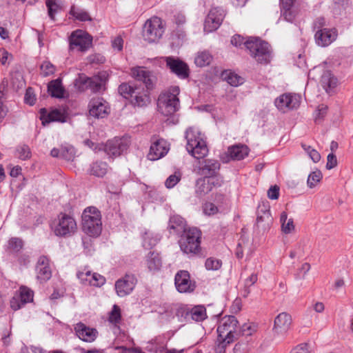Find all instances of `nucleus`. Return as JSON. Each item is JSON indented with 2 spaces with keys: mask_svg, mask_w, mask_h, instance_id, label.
Masks as SVG:
<instances>
[{
  "mask_svg": "<svg viewBox=\"0 0 353 353\" xmlns=\"http://www.w3.org/2000/svg\"><path fill=\"white\" fill-rule=\"evenodd\" d=\"M90 115L95 118H103L108 114V103L101 97L91 99L88 105Z\"/></svg>",
  "mask_w": 353,
  "mask_h": 353,
  "instance_id": "nucleus-21",
  "label": "nucleus"
},
{
  "mask_svg": "<svg viewBox=\"0 0 353 353\" xmlns=\"http://www.w3.org/2000/svg\"><path fill=\"white\" fill-rule=\"evenodd\" d=\"M291 323V316L286 312H281L274 319L273 331L277 335H283L290 329Z\"/></svg>",
  "mask_w": 353,
  "mask_h": 353,
  "instance_id": "nucleus-22",
  "label": "nucleus"
},
{
  "mask_svg": "<svg viewBox=\"0 0 353 353\" xmlns=\"http://www.w3.org/2000/svg\"><path fill=\"white\" fill-rule=\"evenodd\" d=\"M37 278L41 282L46 281L51 278L52 272L49 265V259L46 256H41L36 266Z\"/></svg>",
  "mask_w": 353,
  "mask_h": 353,
  "instance_id": "nucleus-24",
  "label": "nucleus"
},
{
  "mask_svg": "<svg viewBox=\"0 0 353 353\" xmlns=\"http://www.w3.org/2000/svg\"><path fill=\"white\" fill-rule=\"evenodd\" d=\"M139 86V85L137 83L131 85L130 83H123L119 85L118 91L124 98L128 99L130 97H133L134 92H138L137 88Z\"/></svg>",
  "mask_w": 353,
  "mask_h": 353,
  "instance_id": "nucleus-37",
  "label": "nucleus"
},
{
  "mask_svg": "<svg viewBox=\"0 0 353 353\" xmlns=\"http://www.w3.org/2000/svg\"><path fill=\"white\" fill-rule=\"evenodd\" d=\"M212 60V56L208 51H202L198 52L195 59L194 63L197 66L204 67L208 65Z\"/></svg>",
  "mask_w": 353,
  "mask_h": 353,
  "instance_id": "nucleus-39",
  "label": "nucleus"
},
{
  "mask_svg": "<svg viewBox=\"0 0 353 353\" xmlns=\"http://www.w3.org/2000/svg\"><path fill=\"white\" fill-rule=\"evenodd\" d=\"M201 231L192 228L185 230L179 240V245L181 251L187 254H196L201 250Z\"/></svg>",
  "mask_w": 353,
  "mask_h": 353,
  "instance_id": "nucleus-7",
  "label": "nucleus"
},
{
  "mask_svg": "<svg viewBox=\"0 0 353 353\" xmlns=\"http://www.w3.org/2000/svg\"><path fill=\"white\" fill-rule=\"evenodd\" d=\"M137 279L132 274H126L124 277L119 279L115 283V290L118 296L123 297L132 292L135 285Z\"/></svg>",
  "mask_w": 353,
  "mask_h": 353,
  "instance_id": "nucleus-18",
  "label": "nucleus"
},
{
  "mask_svg": "<svg viewBox=\"0 0 353 353\" xmlns=\"http://www.w3.org/2000/svg\"><path fill=\"white\" fill-rule=\"evenodd\" d=\"M208 179L209 180L210 186H211V191H212L214 188L221 187L223 183V177L220 174L208 177Z\"/></svg>",
  "mask_w": 353,
  "mask_h": 353,
  "instance_id": "nucleus-54",
  "label": "nucleus"
},
{
  "mask_svg": "<svg viewBox=\"0 0 353 353\" xmlns=\"http://www.w3.org/2000/svg\"><path fill=\"white\" fill-rule=\"evenodd\" d=\"M300 99L299 95L285 93L277 97L274 104L280 111L285 112L288 110L297 108L300 105Z\"/></svg>",
  "mask_w": 353,
  "mask_h": 353,
  "instance_id": "nucleus-13",
  "label": "nucleus"
},
{
  "mask_svg": "<svg viewBox=\"0 0 353 353\" xmlns=\"http://www.w3.org/2000/svg\"><path fill=\"white\" fill-rule=\"evenodd\" d=\"M90 278V285L100 287L103 285L105 282V279L97 273H92V277Z\"/></svg>",
  "mask_w": 353,
  "mask_h": 353,
  "instance_id": "nucleus-56",
  "label": "nucleus"
},
{
  "mask_svg": "<svg viewBox=\"0 0 353 353\" xmlns=\"http://www.w3.org/2000/svg\"><path fill=\"white\" fill-rule=\"evenodd\" d=\"M290 353H311L309 345L306 343L301 344L292 350Z\"/></svg>",
  "mask_w": 353,
  "mask_h": 353,
  "instance_id": "nucleus-64",
  "label": "nucleus"
},
{
  "mask_svg": "<svg viewBox=\"0 0 353 353\" xmlns=\"http://www.w3.org/2000/svg\"><path fill=\"white\" fill-rule=\"evenodd\" d=\"M54 71V66L48 61H44L41 65V74L43 77L51 75Z\"/></svg>",
  "mask_w": 353,
  "mask_h": 353,
  "instance_id": "nucleus-53",
  "label": "nucleus"
},
{
  "mask_svg": "<svg viewBox=\"0 0 353 353\" xmlns=\"http://www.w3.org/2000/svg\"><path fill=\"white\" fill-rule=\"evenodd\" d=\"M77 276L82 284L90 285V280L92 277V272L90 270L79 271Z\"/></svg>",
  "mask_w": 353,
  "mask_h": 353,
  "instance_id": "nucleus-55",
  "label": "nucleus"
},
{
  "mask_svg": "<svg viewBox=\"0 0 353 353\" xmlns=\"http://www.w3.org/2000/svg\"><path fill=\"white\" fill-rule=\"evenodd\" d=\"M131 76L139 82H142L146 89L141 88L139 85L137 88L138 92L134 93V99L132 100V103L134 106L144 107L150 103V99L148 94V90H151L154 88L156 77L153 74L146 70L143 67H135L131 69Z\"/></svg>",
  "mask_w": 353,
  "mask_h": 353,
  "instance_id": "nucleus-1",
  "label": "nucleus"
},
{
  "mask_svg": "<svg viewBox=\"0 0 353 353\" xmlns=\"http://www.w3.org/2000/svg\"><path fill=\"white\" fill-rule=\"evenodd\" d=\"M12 59V54L9 53L6 50L2 48L0 49V63L6 65L9 64Z\"/></svg>",
  "mask_w": 353,
  "mask_h": 353,
  "instance_id": "nucleus-59",
  "label": "nucleus"
},
{
  "mask_svg": "<svg viewBox=\"0 0 353 353\" xmlns=\"http://www.w3.org/2000/svg\"><path fill=\"white\" fill-rule=\"evenodd\" d=\"M74 330L79 339L88 343L93 342L98 335L95 328L88 327L83 323L76 324Z\"/></svg>",
  "mask_w": 353,
  "mask_h": 353,
  "instance_id": "nucleus-23",
  "label": "nucleus"
},
{
  "mask_svg": "<svg viewBox=\"0 0 353 353\" xmlns=\"http://www.w3.org/2000/svg\"><path fill=\"white\" fill-rule=\"evenodd\" d=\"M92 44V38L82 30H76L70 37V50L85 52Z\"/></svg>",
  "mask_w": 353,
  "mask_h": 353,
  "instance_id": "nucleus-10",
  "label": "nucleus"
},
{
  "mask_svg": "<svg viewBox=\"0 0 353 353\" xmlns=\"http://www.w3.org/2000/svg\"><path fill=\"white\" fill-rule=\"evenodd\" d=\"M50 154L53 157H61L70 160L73 157V148H71L61 150L53 148L50 152Z\"/></svg>",
  "mask_w": 353,
  "mask_h": 353,
  "instance_id": "nucleus-44",
  "label": "nucleus"
},
{
  "mask_svg": "<svg viewBox=\"0 0 353 353\" xmlns=\"http://www.w3.org/2000/svg\"><path fill=\"white\" fill-rule=\"evenodd\" d=\"M165 30L163 23H144L143 37L149 43L158 41Z\"/></svg>",
  "mask_w": 353,
  "mask_h": 353,
  "instance_id": "nucleus-17",
  "label": "nucleus"
},
{
  "mask_svg": "<svg viewBox=\"0 0 353 353\" xmlns=\"http://www.w3.org/2000/svg\"><path fill=\"white\" fill-rule=\"evenodd\" d=\"M225 17V11L219 7L212 8L205 22H223Z\"/></svg>",
  "mask_w": 353,
  "mask_h": 353,
  "instance_id": "nucleus-34",
  "label": "nucleus"
},
{
  "mask_svg": "<svg viewBox=\"0 0 353 353\" xmlns=\"http://www.w3.org/2000/svg\"><path fill=\"white\" fill-rule=\"evenodd\" d=\"M123 46V40L121 36H117L112 40V47L114 50L121 51Z\"/></svg>",
  "mask_w": 353,
  "mask_h": 353,
  "instance_id": "nucleus-62",
  "label": "nucleus"
},
{
  "mask_svg": "<svg viewBox=\"0 0 353 353\" xmlns=\"http://www.w3.org/2000/svg\"><path fill=\"white\" fill-rule=\"evenodd\" d=\"M196 194L199 196H203L211 191V186H210L209 180L207 177L198 179L196 182Z\"/></svg>",
  "mask_w": 353,
  "mask_h": 353,
  "instance_id": "nucleus-31",
  "label": "nucleus"
},
{
  "mask_svg": "<svg viewBox=\"0 0 353 353\" xmlns=\"http://www.w3.org/2000/svg\"><path fill=\"white\" fill-rule=\"evenodd\" d=\"M164 59L166 66L178 77L185 79L189 77L190 69L186 63L173 57H165Z\"/></svg>",
  "mask_w": 353,
  "mask_h": 353,
  "instance_id": "nucleus-14",
  "label": "nucleus"
},
{
  "mask_svg": "<svg viewBox=\"0 0 353 353\" xmlns=\"http://www.w3.org/2000/svg\"><path fill=\"white\" fill-rule=\"evenodd\" d=\"M248 351V343L238 342L234 347V353H247Z\"/></svg>",
  "mask_w": 353,
  "mask_h": 353,
  "instance_id": "nucleus-63",
  "label": "nucleus"
},
{
  "mask_svg": "<svg viewBox=\"0 0 353 353\" xmlns=\"http://www.w3.org/2000/svg\"><path fill=\"white\" fill-rule=\"evenodd\" d=\"M88 90L93 92H98L101 90L103 85V80L99 76H94L90 77Z\"/></svg>",
  "mask_w": 353,
  "mask_h": 353,
  "instance_id": "nucleus-47",
  "label": "nucleus"
},
{
  "mask_svg": "<svg viewBox=\"0 0 353 353\" xmlns=\"http://www.w3.org/2000/svg\"><path fill=\"white\" fill-rule=\"evenodd\" d=\"M338 33L335 28H321L314 35L316 44L321 47L328 46L336 39Z\"/></svg>",
  "mask_w": 353,
  "mask_h": 353,
  "instance_id": "nucleus-20",
  "label": "nucleus"
},
{
  "mask_svg": "<svg viewBox=\"0 0 353 353\" xmlns=\"http://www.w3.org/2000/svg\"><path fill=\"white\" fill-rule=\"evenodd\" d=\"M146 261L148 268L150 271H157L161 266V260L157 252H150Z\"/></svg>",
  "mask_w": 353,
  "mask_h": 353,
  "instance_id": "nucleus-36",
  "label": "nucleus"
},
{
  "mask_svg": "<svg viewBox=\"0 0 353 353\" xmlns=\"http://www.w3.org/2000/svg\"><path fill=\"white\" fill-rule=\"evenodd\" d=\"M249 149L245 145H236L230 147L228 154L234 160H241L248 155Z\"/></svg>",
  "mask_w": 353,
  "mask_h": 353,
  "instance_id": "nucleus-30",
  "label": "nucleus"
},
{
  "mask_svg": "<svg viewBox=\"0 0 353 353\" xmlns=\"http://www.w3.org/2000/svg\"><path fill=\"white\" fill-rule=\"evenodd\" d=\"M169 228L176 233L182 231L185 232V230H188L185 229V220L179 215H173L170 218Z\"/></svg>",
  "mask_w": 353,
  "mask_h": 353,
  "instance_id": "nucleus-32",
  "label": "nucleus"
},
{
  "mask_svg": "<svg viewBox=\"0 0 353 353\" xmlns=\"http://www.w3.org/2000/svg\"><path fill=\"white\" fill-rule=\"evenodd\" d=\"M69 14L71 16L70 18L81 22L92 21L90 14L85 9L79 6H72Z\"/></svg>",
  "mask_w": 353,
  "mask_h": 353,
  "instance_id": "nucleus-29",
  "label": "nucleus"
},
{
  "mask_svg": "<svg viewBox=\"0 0 353 353\" xmlns=\"http://www.w3.org/2000/svg\"><path fill=\"white\" fill-rule=\"evenodd\" d=\"M281 223V230L285 234H290L294 230V225L292 219H288V214L285 212H283L280 216Z\"/></svg>",
  "mask_w": 353,
  "mask_h": 353,
  "instance_id": "nucleus-41",
  "label": "nucleus"
},
{
  "mask_svg": "<svg viewBox=\"0 0 353 353\" xmlns=\"http://www.w3.org/2000/svg\"><path fill=\"white\" fill-rule=\"evenodd\" d=\"M338 83L337 78L329 70L324 71L321 77L320 85L329 94L334 92Z\"/></svg>",
  "mask_w": 353,
  "mask_h": 353,
  "instance_id": "nucleus-26",
  "label": "nucleus"
},
{
  "mask_svg": "<svg viewBox=\"0 0 353 353\" xmlns=\"http://www.w3.org/2000/svg\"><path fill=\"white\" fill-rule=\"evenodd\" d=\"M34 293L27 287L21 286L18 292L10 300V307L17 310L28 303L33 301Z\"/></svg>",
  "mask_w": 353,
  "mask_h": 353,
  "instance_id": "nucleus-16",
  "label": "nucleus"
},
{
  "mask_svg": "<svg viewBox=\"0 0 353 353\" xmlns=\"http://www.w3.org/2000/svg\"><path fill=\"white\" fill-rule=\"evenodd\" d=\"M121 319V310L119 306L114 305L109 316V321L113 323H117Z\"/></svg>",
  "mask_w": 353,
  "mask_h": 353,
  "instance_id": "nucleus-58",
  "label": "nucleus"
},
{
  "mask_svg": "<svg viewBox=\"0 0 353 353\" xmlns=\"http://www.w3.org/2000/svg\"><path fill=\"white\" fill-rule=\"evenodd\" d=\"M24 100L27 104H29L30 105H33L35 103L36 97H35V94H34L32 88H28L26 90L25 97H24Z\"/></svg>",
  "mask_w": 353,
  "mask_h": 353,
  "instance_id": "nucleus-60",
  "label": "nucleus"
},
{
  "mask_svg": "<svg viewBox=\"0 0 353 353\" xmlns=\"http://www.w3.org/2000/svg\"><path fill=\"white\" fill-rule=\"evenodd\" d=\"M90 77L84 74H79L77 79H75L74 85L81 92L88 90Z\"/></svg>",
  "mask_w": 353,
  "mask_h": 353,
  "instance_id": "nucleus-43",
  "label": "nucleus"
},
{
  "mask_svg": "<svg viewBox=\"0 0 353 353\" xmlns=\"http://www.w3.org/2000/svg\"><path fill=\"white\" fill-rule=\"evenodd\" d=\"M30 150L28 145L19 146L17 148V157L21 160H26L30 157Z\"/></svg>",
  "mask_w": 353,
  "mask_h": 353,
  "instance_id": "nucleus-57",
  "label": "nucleus"
},
{
  "mask_svg": "<svg viewBox=\"0 0 353 353\" xmlns=\"http://www.w3.org/2000/svg\"><path fill=\"white\" fill-rule=\"evenodd\" d=\"M220 168L221 163L219 161L207 159L199 162L196 173L203 177H210L219 174Z\"/></svg>",
  "mask_w": 353,
  "mask_h": 353,
  "instance_id": "nucleus-15",
  "label": "nucleus"
},
{
  "mask_svg": "<svg viewBox=\"0 0 353 353\" xmlns=\"http://www.w3.org/2000/svg\"><path fill=\"white\" fill-rule=\"evenodd\" d=\"M168 151L166 141L163 139H159L151 145L148 158L150 161L158 160L166 154Z\"/></svg>",
  "mask_w": 353,
  "mask_h": 353,
  "instance_id": "nucleus-25",
  "label": "nucleus"
},
{
  "mask_svg": "<svg viewBox=\"0 0 353 353\" xmlns=\"http://www.w3.org/2000/svg\"><path fill=\"white\" fill-rule=\"evenodd\" d=\"M23 246V242L21 239L12 237L8 241V248L15 252L19 251Z\"/></svg>",
  "mask_w": 353,
  "mask_h": 353,
  "instance_id": "nucleus-52",
  "label": "nucleus"
},
{
  "mask_svg": "<svg viewBox=\"0 0 353 353\" xmlns=\"http://www.w3.org/2000/svg\"><path fill=\"white\" fill-rule=\"evenodd\" d=\"M221 261L214 258H208L205 263V266L208 270H217L221 266Z\"/></svg>",
  "mask_w": 353,
  "mask_h": 353,
  "instance_id": "nucleus-51",
  "label": "nucleus"
},
{
  "mask_svg": "<svg viewBox=\"0 0 353 353\" xmlns=\"http://www.w3.org/2000/svg\"><path fill=\"white\" fill-rule=\"evenodd\" d=\"M46 5L48 8V15L51 20H55L54 14L61 9L55 0H47Z\"/></svg>",
  "mask_w": 353,
  "mask_h": 353,
  "instance_id": "nucleus-48",
  "label": "nucleus"
},
{
  "mask_svg": "<svg viewBox=\"0 0 353 353\" xmlns=\"http://www.w3.org/2000/svg\"><path fill=\"white\" fill-rule=\"evenodd\" d=\"M233 342L234 341H229L228 339H225L224 337L218 335L215 346L216 353H225L227 345Z\"/></svg>",
  "mask_w": 353,
  "mask_h": 353,
  "instance_id": "nucleus-50",
  "label": "nucleus"
},
{
  "mask_svg": "<svg viewBox=\"0 0 353 353\" xmlns=\"http://www.w3.org/2000/svg\"><path fill=\"white\" fill-rule=\"evenodd\" d=\"M179 86H171L168 90L160 94L157 101L158 110L165 116H170L179 109Z\"/></svg>",
  "mask_w": 353,
  "mask_h": 353,
  "instance_id": "nucleus-2",
  "label": "nucleus"
},
{
  "mask_svg": "<svg viewBox=\"0 0 353 353\" xmlns=\"http://www.w3.org/2000/svg\"><path fill=\"white\" fill-rule=\"evenodd\" d=\"M48 91L52 97H63L64 89L61 85V80L56 79L51 81L48 85Z\"/></svg>",
  "mask_w": 353,
  "mask_h": 353,
  "instance_id": "nucleus-33",
  "label": "nucleus"
},
{
  "mask_svg": "<svg viewBox=\"0 0 353 353\" xmlns=\"http://www.w3.org/2000/svg\"><path fill=\"white\" fill-rule=\"evenodd\" d=\"M108 167L106 163L97 161L91 165L90 172L96 176L102 177L107 173Z\"/></svg>",
  "mask_w": 353,
  "mask_h": 353,
  "instance_id": "nucleus-40",
  "label": "nucleus"
},
{
  "mask_svg": "<svg viewBox=\"0 0 353 353\" xmlns=\"http://www.w3.org/2000/svg\"><path fill=\"white\" fill-rule=\"evenodd\" d=\"M281 17L287 22H292L299 14L296 0H280Z\"/></svg>",
  "mask_w": 353,
  "mask_h": 353,
  "instance_id": "nucleus-19",
  "label": "nucleus"
},
{
  "mask_svg": "<svg viewBox=\"0 0 353 353\" xmlns=\"http://www.w3.org/2000/svg\"><path fill=\"white\" fill-rule=\"evenodd\" d=\"M180 175H177L176 173L170 175L165 181V185L168 188H173L180 181Z\"/></svg>",
  "mask_w": 353,
  "mask_h": 353,
  "instance_id": "nucleus-61",
  "label": "nucleus"
},
{
  "mask_svg": "<svg viewBox=\"0 0 353 353\" xmlns=\"http://www.w3.org/2000/svg\"><path fill=\"white\" fill-rule=\"evenodd\" d=\"M100 212L94 207L84 210L82 214L83 230L90 236H99L102 230Z\"/></svg>",
  "mask_w": 353,
  "mask_h": 353,
  "instance_id": "nucleus-6",
  "label": "nucleus"
},
{
  "mask_svg": "<svg viewBox=\"0 0 353 353\" xmlns=\"http://www.w3.org/2000/svg\"><path fill=\"white\" fill-rule=\"evenodd\" d=\"M130 143V139L128 137H115L108 141L105 145H102L99 150H104L110 157H117L128 150Z\"/></svg>",
  "mask_w": 353,
  "mask_h": 353,
  "instance_id": "nucleus-9",
  "label": "nucleus"
},
{
  "mask_svg": "<svg viewBox=\"0 0 353 353\" xmlns=\"http://www.w3.org/2000/svg\"><path fill=\"white\" fill-rule=\"evenodd\" d=\"M178 316L183 317L187 322L202 321L207 317L206 310L203 306L197 305L191 309L179 307L176 311Z\"/></svg>",
  "mask_w": 353,
  "mask_h": 353,
  "instance_id": "nucleus-12",
  "label": "nucleus"
},
{
  "mask_svg": "<svg viewBox=\"0 0 353 353\" xmlns=\"http://www.w3.org/2000/svg\"><path fill=\"white\" fill-rule=\"evenodd\" d=\"M225 200V196L221 194H216L214 195V201L216 205L212 202H205L203 205V213L207 216H213L220 212L221 204L223 203Z\"/></svg>",
  "mask_w": 353,
  "mask_h": 353,
  "instance_id": "nucleus-27",
  "label": "nucleus"
},
{
  "mask_svg": "<svg viewBox=\"0 0 353 353\" xmlns=\"http://www.w3.org/2000/svg\"><path fill=\"white\" fill-rule=\"evenodd\" d=\"M271 221V214L268 205H260L256 212V223L259 225L263 222H269Z\"/></svg>",
  "mask_w": 353,
  "mask_h": 353,
  "instance_id": "nucleus-35",
  "label": "nucleus"
},
{
  "mask_svg": "<svg viewBox=\"0 0 353 353\" xmlns=\"http://www.w3.org/2000/svg\"><path fill=\"white\" fill-rule=\"evenodd\" d=\"M50 228L54 234L59 237H69L77 230L75 219L65 213H60L50 223Z\"/></svg>",
  "mask_w": 353,
  "mask_h": 353,
  "instance_id": "nucleus-5",
  "label": "nucleus"
},
{
  "mask_svg": "<svg viewBox=\"0 0 353 353\" xmlns=\"http://www.w3.org/2000/svg\"><path fill=\"white\" fill-rule=\"evenodd\" d=\"M40 119L42 121L43 124H45L46 123H48L52 121H65V114L61 110L55 109L48 113L46 109L42 108L40 110Z\"/></svg>",
  "mask_w": 353,
  "mask_h": 353,
  "instance_id": "nucleus-28",
  "label": "nucleus"
},
{
  "mask_svg": "<svg viewBox=\"0 0 353 353\" xmlns=\"http://www.w3.org/2000/svg\"><path fill=\"white\" fill-rule=\"evenodd\" d=\"M248 51L254 60L261 64H268L272 59V49L269 43L259 37H250L247 43Z\"/></svg>",
  "mask_w": 353,
  "mask_h": 353,
  "instance_id": "nucleus-4",
  "label": "nucleus"
},
{
  "mask_svg": "<svg viewBox=\"0 0 353 353\" xmlns=\"http://www.w3.org/2000/svg\"><path fill=\"white\" fill-rule=\"evenodd\" d=\"M187 150L194 158L199 159L208 153V148L204 136L199 130L190 128L185 132Z\"/></svg>",
  "mask_w": 353,
  "mask_h": 353,
  "instance_id": "nucleus-3",
  "label": "nucleus"
},
{
  "mask_svg": "<svg viewBox=\"0 0 353 353\" xmlns=\"http://www.w3.org/2000/svg\"><path fill=\"white\" fill-rule=\"evenodd\" d=\"M174 284L177 291L180 293H191L196 288V283L190 278L188 271H179L174 278Z\"/></svg>",
  "mask_w": 353,
  "mask_h": 353,
  "instance_id": "nucleus-11",
  "label": "nucleus"
},
{
  "mask_svg": "<svg viewBox=\"0 0 353 353\" xmlns=\"http://www.w3.org/2000/svg\"><path fill=\"white\" fill-rule=\"evenodd\" d=\"M322 179V173L320 170H316L312 172L308 176L307 183V185L312 188L316 186V185L321 181Z\"/></svg>",
  "mask_w": 353,
  "mask_h": 353,
  "instance_id": "nucleus-49",
  "label": "nucleus"
},
{
  "mask_svg": "<svg viewBox=\"0 0 353 353\" xmlns=\"http://www.w3.org/2000/svg\"><path fill=\"white\" fill-rule=\"evenodd\" d=\"M143 239V245L145 249L152 248L159 240L157 236H154L153 234L150 232H145Z\"/></svg>",
  "mask_w": 353,
  "mask_h": 353,
  "instance_id": "nucleus-45",
  "label": "nucleus"
},
{
  "mask_svg": "<svg viewBox=\"0 0 353 353\" xmlns=\"http://www.w3.org/2000/svg\"><path fill=\"white\" fill-rule=\"evenodd\" d=\"M250 41V37L246 39L239 34L234 35L231 39V43L232 46L239 48H245L248 50L247 43Z\"/></svg>",
  "mask_w": 353,
  "mask_h": 353,
  "instance_id": "nucleus-46",
  "label": "nucleus"
},
{
  "mask_svg": "<svg viewBox=\"0 0 353 353\" xmlns=\"http://www.w3.org/2000/svg\"><path fill=\"white\" fill-rule=\"evenodd\" d=\"M221 78L232 86H238L243 83L241 77L230 70L223 71L221 73Z\"/></svg>",
  "mask_w": 353,
  "mask_h": 353,
  "instance_id": "nucleus-38",
  "label": "nucleus"
},
{
  "mask_svg": "<svg viewBox=\"0 0 353 353\" xmlns=\"http://www.w3.org/2000/svg\"><path fill=\"white\" fill-rule=\"evenodd\" d=\"M256 331V326L252 323H246L238 327V339L240 336H249Z\"/></svg>",
  "mask_w": 353,
  "mask_h": 353,
  "instance_id": "nucleus-42",
  "label": "nucleus"
},
{
  "mask_svg": "<svg viewBox=\"0 0 353 353\" xmlns=\"http://www.w3.org/2000/svg\"><path fill=\"white\" fill-rule=\"evenodd\" d=\"M238 321L234 316H228L221 319L217 328L218 335L234 341L238 339Z\"/></svg>",
  "mask_w": 353,
  "mask_h": 353,
  "instance_id": "nucleus-8",
  "label": "nucleus"
}]
</instances>
